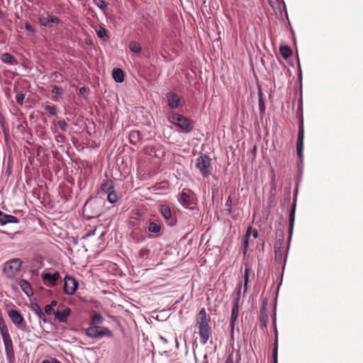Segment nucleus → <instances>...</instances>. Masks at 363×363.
Segmentation results:
<instances>
[{
  "label": "nucleus",
  "instance_id": "nucleus-1",
  "mask_svg": "<svg viewBox=\"0 0 363 363\" xmlns=\"http://www.w3.org/2000/svg\"><path fill=\"white\" fill-rule=\"evenodd\" d=\"M168 121L185 133H190L194 128V122L192 120L184 117L177 113H171L168 116Z\"/></svg>",
  "mask_w": 363,
  "mask_h": 363
},
{
  "label": "nucleus",
  "instance_id": "nucleus-2",
  "mask_svg": "<svg viewBox=\"0 0 363 363\" xmlns=\"http://www.w3.org/2000/svg\"><path fill=\"white\" fill-rule=\"evenodd\" d=\"M211 160L206 155H201L196 159V167L203 177H208L211 174Z\"/></svg>",
  "mask_w": 363,
  "mask_h": 363
},
{
  "label": "nucleus",
  "instance_id": "nucleus-3",
  "mask_svg": "<svg viewBox=\"0 0 363 363\" xmlns=\"http://www.w3.org/2000/svg\"><path fill=\"white\" fill-rule=\"evenodd\" d=\"M303 140H304V127H303V117L302 113L299 116L298 119V131L296 142V152L298 158L302 160L303 158Z\"/></svg>",
  "mask_w": 363,
  "mask_h": 363
},
{
  "label": "nucleus",
  "instance_id": "nucleus-4",
  "mask_svg": "<svg viewBox=\"0 0 363 363\" xmlns=\"http://www.w3.org/2000/svg\"><path fill=\"white\" fill-rule=\"evenodd\" d=\"M303 140H304V127H303V117L302 113L299 116L298 119V131L296 142V152L298 158L302 160L303 158Z\"/></svg>",
  "mask_w": 363,
  "mask_h": 363
},
{
  "label": "nucleus",
  "instance_id": "nucleus-5",
  "mask_svg": "<svg viewBox=\"0 0 363 363\" xmlns=\"http://www.w3.org/2000/svg\"><path fill=\"white\" fill-rule=\"evenodd\" d=\"M21 265L22 261L18 258H14L4 264L3 270L8 277L12 278L20 270Z\"/></svg>",
  "mask_w": 363,
  "mask_h": 363
},
{
  "label": "nucleus",
  "instance_id": "nucleus-6",
  "mask_svg": "<svg viewBox=\"0 0 363 363\" xmlns=\"http://www.w3.org/2000/svg\"><path fill=\"white\" fill-rule=\"evenodd\" d=\"M195 199L191 190L184 189L179 198V202L185 208H193L191 205L195 203Z\"/></svg>",
  "mask_w": 363,
  "mask_h": 363
},
{
  "label": "nucleus",
  "instance_id": "nucleus-7",
  "mask_svg": "<svg viewBox=\"0 0 363 363\" xmlns=\"http://www.w3.org/2000/svg\"><path fill=\"white\" fill-rule=\"evenodd\" d=\"M8 316L12 323L18 329L23 330L26 326V323L23 315L19 311L11 309L8 311Z\"/></svg>",
  "mask_w": 363,
  "mask_h": 363
},
{
  "label": "nucleus",
  "instance_id": "nucleus-8",
  "mask_svg": "<svg viewBox=\"0 0 363 363\" xmlns=\"http://www.w3.org/2000/svg\"><path fill=\"white\" fill-rule=\"evenodd\" d=\"M160 213L166 220L167 224L169 226H173L177 223L176 218L172 216V211L170 208L165 204H162L160 206L159 208Z\"/></svg>",
  "mask_w": 363,
  "mask_h": 363
},
{
  "label": "nucleus",
  "instance_id": "nucleus-9",
  "mask_svg": "<svg viewBox=\"0 0 363 363\" xmlns=\"http://www.w3.org/2000/svg\"><path fill=\"white\" fill-rule=\"evenodd\" d=\"M78 287L77 280L69 276H66L64 279V291L66 294H73Z\"/></svg>",
  "mask_w": 363,
  "mask_h": 363
},
{
  "label": "nucleus",
  "instance_id": "nucleus-10",
  "mask_svg": "<svg viewBox=\"0 0 363 363\" xmlns=\"http://www.w3.org/2000/svg\"><path fill=\"white\" fill-rule=\"evenodd\" d=\"M42 279L47 286H55L57 284V281L60 278V274L58 272L53 274L47 272L42 274Z\"/></svg>",
  "mask_w": 363,
  "mask_h": 363
},
{
  "label": "nucleus",
  "instance_id": "nucleus-11",
  "mask_svg": "<svg viewBox=\"0 0 363 363\" xmlns=\"http://www.w3.org/2000/svg\"><path fill=\"white\" fill-rule=\"evenodd\" d=\"M211 328L208 323L199 324V334L201 342L203 345L207 343L210 336Z\"/></svg>",
  "mask_w": 363,
  "mask_h": 363
},
{
  "label": "nucleus",
  "instance_id": "nucleus-12",
  "mask_svg": "<svg viewBox=\"0 0 363 363\" xmlns=\"http://www.w3.org/2000/svg\"><path fill=\"white\" fill-rule=\"evenodd\" d=\"M168 106L171 109H176L180 106L181 99L179 96L172 91H169L166 94Z\"/></svg>",
  "mask_w": 363,
  "mask_h": 363
},
{
  "label": "nucleus",
  "instance_id": "nucleus-13",
  "mask_svg": "<svg viewBox=\"0 0 363 363\" xmlns=\"http://www.w3.org/2000/svg\"><path fill=\"white\" fill-rule=\"evenodd\" d=\"M275 261L281 264L283 261L286 262L285 249L281 247V242L274 243Z\"/></svg>",
  "mask_w": 363,
  "mask_h": 363
},
{
  "label": "nucleus",
  "instance_id": "nucleus-14",
  "mask_svg": "<svg viewBox=\"0 0 363 363\" xmlns=\"http://www.w3.org/2000/svg\"><path fill=\"white\" fill-rule=\"evenodd\" d=\"M238 313H239V306H237V305L232 306L230 325V337L233 340L234 338L235 325V322L238 317Z\"/></svg>",
  "mask_w": 363,
  "mask_h": 363
},
{
  "label": "nucleus",
  "instance_id": "nucleus-15",
  "mask_svg": "<svg viewBox=\"0 0 363 363\" xmlns=\"http://www.w3.org/2000/svg\"><path fill=\"white\" fill-rule=\"evenodd\" d=\"M18 222L19 220L16 217L6 214L0 211V225H4L8 223H18Z\"/></svg>",
  "mask_w": 363,
  "mask_h": 363
},
{
  "label": "nucleus",
  "instance_id": "nucleus-16",
  "mask_svg": "<svg viewBox=\"0 0 363 363\" xmlns=\"http://www.w3.org/2000/svg\"><path fill=\"white\" fill-rule=\"evenodd\" d=\"M71 313V309L66 307L62 311H57L55 312V318L60 323H65L67 321V317Z\"/></svg>",
  "mask_w": 363,
  "mask_h": 363
},
{
  "label": "nucleus",
  "instance_id": "nucleus-17",
  "mask_svg": "<svg viewBox=\"0 0 363 363\" xmlns=\"http://www.w3.org/2000/svg\"><path fill=\"white\" fill-rule=\"evenodd\" d=\"M143 139V134L139 130H133L129 134V141L133 145L140 144Z\"/></svg>",
  "mask_w": 363,
  "mask_h": 363
},
{
  "label": "nucleus",
  "instance_id": "nucleus-18",
  "mask_svg": "<svg viewBox=\"0 0 363 363\" xmlns=\"http://www.w3.org/2000/svg\"><path fill=\"white\" fill-rule=\"evenodd\" d=\"M18 284L21 287V289H22V291L28 296H30L33 295V289H32V287H31V285L30 284L25 280V279H21L19 281H18Z\"/></svg>",
  "mask_w": 363,
  "mask_h": 363
},
{
  "label": "nucleus",
  "instance_id": "nucleus-19",
  "mask_svg": "<svg viewBox=\"0 0 363 363\" xmlns=\"http://www.w3.org/2000/svg\"><path fill=\"white\" fill-rule=\"evenodd\" d=\"M295 211H296V203L294 202L292 204V206H291V211H290V213H289V239L291 238L292 233H293V229H294V220H295Z\"/></svg>",
  "mask_w": 363,
  "mask_h": 363
},
{
  "label": "nucleus",
  "instance_id": "nucleus-20",
  "mask_svg": "<svg viewBox=\"0 0 363 363\" xmlns=\"http://www.w3.org/2000/svg\"><path fill=\"white\" fill-rule=\"evenodd\" d=\"M31 310L38 315L40 320L47 323L48 319L38 303L31 304Z\"/></svg>",
  "mask_w": 363,
  "mask_h": 363
},
{
  "label": "nucleus",
  "instance_id": "nucleus-21",
  "mask_svg": "<svg viewBox=\"0 0 363 363\" xmlns=\"http://www.w3.org/2000/svg\"><path fill=\"white\" fill-rule=\"evenodd\" d=\"M274 342L273 348V363H277L278 360V331L274 323Z\"/></svg>",
  "mask_w": 363,
  "mask_h": 363
},
{
  "label": "nucleus",
  "instance_id": "nucleus-22",
  "mask_svg": "<svg viewBox=\"0 0 363 363\" xmlns=\"http://www.w3.org/2000/svg\"><path fill=\"white\" fill-rule=\"evenodd\" d=\"M112 76L116 82L121 83L124 81V72L120 68H114L112 71Z\"/></svg>",
  "mask_w": 363,
  "mask_h": 363
},
{
  "label": "nucleus",
  "instance_id": "nucleus-23",
  "mask_svg": "<svg viewBox=\"0 0 363 363\" xmlns=\"http://www.w3.org/2000/svg\"><path fill=\"white\" fill-rule=\"evenodd\" d=\"M147 230L150 233L155 234L156 237H157L160 235L162 226L160 223L150 222L147 226Z\"/></svg>",
  "mask_w": 363,
  "mask_h": 363
},
{
  "label": "nucleus",
  "instance_id": "nucleus-24",
  "mask_svg": "<svg viewBox=\"0 0 363 363\" xmlns=\"http://www.w3.org/2000/svg\"><path fill=\"white\" fill-rule=\"evenodd\" d=\"M99 326H93L91 325L86 330V334L87 336L92 338H99Z\"/></svg>",
  "mask_w": 363,
  "mask_h": 363
},
{
  "label": "nucleus",
  "instance_id": "nucleus-25",
  "mask_svg": "<svg viewBox=\"0 0 363 363\" xmlns=\"http://www.w3.org/2000/svg\"><path fill=\"white\" fill-rule=\"evenodd\" d=\"M268 320H269L268 314L264 308V306H262V308L260 311V318H259V323H260L261 327L266 328L268 324Z\"/></svg>",
  "mask_w": 363,
  "mask_h": 363
},
{
  "label": "nucleus",
  "instance_id": "nucleus-26",
  "mask_svg": "<svg viewBox=\"0 0 363 363\" xmlns=\"http://www.w3.org/2000/svg\"><path fill=\"white\" fill-rule=\"evenodd\" d=\"M101 190L105 194H108L113 191V184L111 180L104 181L101 185Z\"/></svg>",
  "mask_w": 363,
  "mask_h": 363
},
{
  "label": "nucleus",
  "instance_id": "nucleus-27",
  "mask_svg": "<svg viewBox=\"0 0 363 363\" xmlns=\"http://www.w3.org/2000/svg\"><path fill=\"white\" fill-rule=\"evenodd\" d=\"M240 289L241 286H238L235 289V293L232 295V306H240Z\"/></svg>",
  "mask_w": 363,
  "mask_h": 363
},
{
  "label": "nucleus",
  "instance_id": "nucleus-28",
  "mask_svg": "<svg viewBox=\"0 0 363 363\" xmlns=\"http://www.w3.org/2000/svg\"><path fill=\"white\" fill-rule=\"evenodd\" d=\"M279 52L282 57L285 60L288 59L292 55L291 48L287 45H281Z\"/></svg>",
  "mask_w": 363,
  "mask_h": 363
},
{
  "label": "nucleus",
  "instance_id": "nucleus-29",
  "mask_svg": "<svg viewBox=\"0 0 363 363\" xmlns=\"http://www.w3.org/2000/svg\"><path fill=\"white\" fill-rule=\"evenodd\" d=\"M103 320L104 318L100 313H95L91 317V325L98 326V325L101 324L103 322Z\"/></svg>",
  "mask_w": 363,
  "mask_h": 363
},
{
  "label": "nucleus",
  "instance_id": "nucleus-30",
  "mask_svg": "<svg viewBox=\"0 0 363 363\" xmlns=\"http://www.w3.org/2000/svg\"><path fill=\"white\" fill-rule=\"evenodd\" d=\"M1 59L4 62L11 65H13L16 62L14 57L8 52L2 54Z\"/></svg>",
  "mask_w": 363,
  "mask_h": 363
},
{
  "label": "nucleus",
  "instance_id": "nucleus-31",
  "mask_svg": "<svg viewBox=\"0 0 363 363\" xmlns=\"http://www.w3.org/2000/svg\"><path fill=\"white\" fill-rule=\"evenodd\" d=\"M207 315H206V311L205 310L204 308H202L199 312V320L198 322L199 324H206V323H208V321L207 320V318H206Z\"/></svg>",
  "mask_w": 363,
  "mask_h": 363
},
{
  "label": "nucleus",
  "instance_id": "nucleus-32",
  "mask_svg": "<svg viewBox=\"0 0 363 363\" xmlns=\"http://www.w3.org/2000/svg\"><path fill=\"white\" fill-rule=\"evenodd\" d=\"M130 50L135 53H140L142 50V48L139 43L136 42H130L129 44Z\"/></svg>",
  "mask_w": 363,
  "mask_h": 363
},
{
  "label": "nucleus",
  "instance_id": "nucleus-33",
  "mask_svg": "<svg viewBox=\"0 0 363 363\" xmlns=\"http://www.w3.org/2000/svg\"><path fill=\"white\" fill-rule=\"evenodd\" d=\"M99 337H102L104 336L111 337L113 335L112 332L108 328H101L99 327Z\"/></svg>",
  "mask_w": 363,
  "mask_h": 363
},
{
  "label": "nucleus",
  "instance_id": "nucleus-34",
  "mask_svg": "<svg viewBox=\"0 0 363 363\" xmlns=\"http://www.w3.org/2000/svg\"><path fill=\"white\" fill-rule=\"evenodd\" d=\"M107 194V200L111 203H114L118 201V196L114 191H111Z\"/></svg>",
  "mask_w": 363,
  "mask_h": 363
},
{
  "label": "nucleus",
  "instance_id": "nucleus-35",
  "mask_svg": "<svg viewBox=\"0 0 363 363\" xmlns=\"http://www.w3.org/2000/svg\"><path fill=\"white\" fill-rule=\"evenodd\" d=\"M224 211L226 215H230L232 212V201L230 196H228L225 201V208Z\"/></svg>",
  "mask_w": 363,
  "mask_h": 363
},
{
  "label": "nucleus",
  "instance_id": "nucleus-36",
  "mask_svg": "<svg viewBox=\"0 0 363 363\" xmlns=\"http://www.w3.org/2000/svg\"><path fill=\"white\" fill-rule=\"evenodd\" d=\"M45 110L51 116L57 115V109L55 106L46 105L45 106Z\"/></svg>",
  "mask_w": 363,
  "mask_h": 363
},
{
  "label": "nucleus",
  "instance_id": "nucleus-37",
  "mask_svg": "<svg viewBox=\"0 0 363 363\" xmlns=\"http://www.w3.org/2000/svg\"><path fill=\"white\" fill-rule=\"evenodd\" d=\"M249 239L250 238H247V236H243L242 238V247L243 248V253L245 255L247 253L248 249Z\"/></svg>",
  "mask_w": 363,
  "mask_h": 363
},
{
  "label": "nucleus",
  "instance_id": "nucleus-38",
  "mask_svg": "<svg viewBox=\"0 0 363 363\" xmlns=\"http://www.w3.org/2000/svg\"><path fill=\"white\" fill-rule=\"evenodd\" d=\"M140 257L143 259H147L150 255V250L145 247L140 249L139 252Z\"/></svg>",
  "mask_w": 363,
  "mask_h": 363
},
{
  "label": "nucleus",
  "instance_id": "nucleus-39",
  "mask_svg": "<svg viewBox=\"0 0 363 363\" xmlns=\"http://www.w3.org/2000/svg\"><path fill=\"white\" fill-rule=\"evenodd\" d=\"M96 34L99 38H104L107 35V30L106 29L101 27L96 30Z\"/></svg>",
  "mask_w": 363,
  "mask_h": 363
},
{
  "label": "nucleus",
  "instance_id": "nucleus-40",
  "mask_svg": "<svg viewBox=\"0 0 363 363\" xmlns=\"http://www.w3.org/2000/svg\"><path fill=\"white\" fill-rule=\"evenodd\" d=\"M94 2L96 6L101 10L104 11L107 7L106 3L103 0H94Z\"/></svg>",
  "mask_w": 363,
  "mask_h": 363
},
{
  "label": "nucleus",
  "instance_id": "nucleus-41",
  "mask_svg": "<svg viewBox=\"0 0 363 363\" xmlns=\"http://www.w3.org/2000/svg\"><path fill=\"white\" fill-rule=\"evenodd\" d=\"M57 125L62 131L67 130L68 124L67 123V122L65 121L60 120V121H57Z\"/></svg>",
  "mask_w": 363,
  "mask_h": 363
},
{
  "label": "nucleus",
  "instance_id": "nucleus-42",
  "mask_svg": "<svg viewBox=\"0 0 363 363\" xmlns=\"http://www.w3.org/2000/svg\"><path fill=\"white\" fill-rule=\"evenodd\" d=\"M51 92L57 95H62L64 93L63 89L61 87L57 86H54L52 87Z\"/></svg>",
  "mask_w": 363,
  "mask_h": 363
},
{
  "label": "nucleus",
  "instance_id": "nucleus-43",
  "mask_svg": "<svg viewBox=\"0 0 363 363\" xmlns=\"http://www.w3.org/2000/svg\"><path fill=\"white\" fill-rule=\"evenodd\" d=\"M39 23L40 26L44 27H49L48 19L46 17L42 16L39 18Z\"/></svg>",
  "mask_w": 363,
  "mask_h": 363
},
{
  "label": "nucleus",
  "instance_id": "nucleus-44",
  "mask_svg": "<svg viewBox=\"0 0 363 363\" xmlns=\"http://www.w3.org/2000/svg\"><path fill=\"white\" fill-rule=\"evenodd\" d=\"M24 99H25V94H23V93H18L16 96V100L17 103L21 105L23 104Z\"/></svg>",
  "mask_w": 363,
  "mask_h": 363
},
{
  "label": "nucleus",
  "instance_id": "nucleus-45",
  "mask_svg": "<svg viewBox=\"0 0 363 363\" xmlns=\"http://www.w3.org/2000/svg\"><path fill=\"white\" fill-rule=\"evenodd\" d=\"M49 25L50 23L58 24L60 23L59 18L53 16H48V17Z\"/></svg>",
  "mask_w": 363,
  "mask_h": 363
},
{
  "label": "nucleus",
  "instance_id": "nucleus-46",
  "mask_svg": "<svg viewBox=\"0 0 363 363\" xmlns=\"http://www.w3.org/2000/svg\"><path fill=\"white\" fill-rule=\"evenodd\" d=\"M258 102H259L258 103L259 109L260 112L264 113L265 111V105H264V99H259Z\"/></svg>",
  "mask_w": 363,
  "mask_h": 363
},
{
  "label": "nucleus",
  "instance_id": "nucleus-47",
  "mask_svg": "<svg viewBox=\"0 0 363 363\" xmlns=\"http://www.w3.org/2000/svg\"><path fill=\"white\" fill-rule=\"evenodd\" d=\"M250 269L249 267H246L245 269V274H244V282H249Z\"/></svg>",
  "mask_w": 363,
  "mask_h": 363
},
{
  "label": "nucleus",
  "instance_id": "nucleus-48",
  "mask_svg": "<svg viewBox=\"0 0 363 363\" xmlns=\"http://www.w3.org/2000/svg\"><path fill=\"white\" fill-rule=\"evenodd\" d=\"M45 313L50 315V314H54L55 315V311L54 309L51 307V306H50L49 304L48 305H46L45 306Z\"/></svg>",
  "mask_w": 363,
  "mask_h": 363
},
{
  "label": "nucleus",
  "instance_id": "nucleus-49",
  "mask_svg": "<svg viewBox=\"0 0 363 363\" xmlns=\"http://www.w3.org/2000/svg\"><path fill=\"white\" fill-rule=\"evenodd\" d=\"M284 239V233L282 232H281L280 235L277 237L275 242H281V247H284L283 246Z\"/></svg>",
  "mask_w": 363,
  "mask_h": 363
},
{
  "label": "nucleus",
  "instance_id": "nucleus-50",
  "mask_svg": "<svg viewBox=\"0 0 363 363\" xmlns=\"http://www.w3.org/2000/svg\"><path fill=\"white\" fill-rule=\"evenodd\" d=\"M25 28L30 33H35V28L29 23H26Z\"/></svg>",
  "mask_w": 363,
  "mask_h": 363
},
{
  "label": "nucleus",
  "instance_id": "nucleus-51",
  "mask_svg": "<svg viewBox=\"0 0 363 363\" xmlns=\"http://www.w3.org/2000/svg\"><path fill=\"white\" fill-rule=\"evenodd\" d=\"M41 363H61V362L55 358H52L50 360H48V359L43 360Z\"/></svg>",
  "mask_w": 363,
  "mask_h": 363
},
{
  "label": "nucleus",
  "instance_id": "nucleus-52",
  "mask_svg": "<svg viewBox=\"0 0 363 363\" xmlns=\"http://www.w3.org/2000/svg\"><path fill=\"white\" fill-rule=\"evenodd\" d=\"M252 226H249L246 230V233L244 236H247V238H250L251 233H252Z\"/></svg>",
  "mask_w": 363,
  "mask_h": 363
},
{
  "label": "nucleus",
  "instance_id": "nucleus-53",
  "mask_svg": "<svg viewBox=\"0 0 363 363\" xmlns=\"http://www.w3.org/2000/svg\"><path fill=\"white\" fill-rule=\"evenodd\" d=\"M87 92H88V89L85 86L81 87L79 89V94L82 95H84Z\"/></svg>",
  "mask_w": 363,
  "mask_h": 363
},
{
  "label": "nucleus",
  "instance_id": "nucleus-54",
  "mask_svg": "<svg viewBox=\"0 0 363 363\" xmlns=\"http://www.w3.org/2000/svg\"><path fill=\"white\" fill-rule=\"evenodd\" d=\"M298 111H300V113H303L302 99L301 98L298 101Z\"/></svg>",
  "mask_w": 363,
  "mask_h": 363
},
{
  "label": "nucleus",
  "instance_id": "nucleus-55",
  "mask_svg": "<svg viewBox=\"0 0 363 363\" xmlns=\"http://www.w3.org/2000/svg\"><path fill=\"white\" fill-rule=\"evenodd\" d=\"M225 363H233V359L231 355L228 356L225 362Z\"/></svg>",
  "mask_w": 363,
  "mask_h": 363
},
{
  "label": "nucleus",
  "instance_id": "nucleus-56",
  "mask_svg": "<svg viewBox=\"0 0 363 363\" xmlns=\"http://www.w3.org/2000/svg\"><path fill=\"white\" fill-rule=\"evenodd\" d=\"M52 77H55V79H57L58 77H62V75L59 72H54L52 74Z\"/></svg>",
  "mask_w": 363,
  "mask_h": 363
},
{
  "label": "nucleus",
  "instance_id": "nucleus-57",
  "mask_svg": "<svg viewBox=\"0 0 363 363\" xmlns=\"http://www.w3.org/2000/svg\"><path fill=\"white\" fill-rule=\"evenodd\" d=\"M252 235L255 238H257L258 237V232L257 230H254L252 231Z\"/></svg>",
  "mask_w": 363,
  "mask_h": 363
},
{
  "label": "nucleus",
  "instance_id": "nucleus-58",
  "mask_svg": "<svg viewBox=\"0 0 363 363\" xmlns=\"http://www.w3.org/2000/svg\"><path fill=\"white\" fill-rule=\"evenodd\" d=\"M49 305L51 306V307L53 308V307L57 305V301L53 300Z\"/></svg>",
  "mask_w": 363,
  "mask_h": 363
},
{
  "label": "nucleus",
  "instance_id": "nucleus-59",
  "mask_svg": "<svg viewBox=\"0 0 363 363\" xmlns=\"http://www.w3.org/2000/svg\"><path fill=\"white\" fill-rule=\"evenodd\" d=\"M59 139H60V140H61V141H63L64 136H63V135H58L57 136V141H60V140H59Z\"/></svg>",
  "mask_w": 363,
  "mask_h": 363
},
{
  "label": "nucleus",
  "instance_id": "nucleus-60",
  "mask_svg": "<svg viewBox=\"0 0 363 363\" xmlns=\"http://www.w3.org/2000/svg\"><path fill=\"white\" fill-rule=\"evenodd\" d=\"M258 98L259 99H263L262 93V91H261L260 89H259V92H258Z\"/></svg>",
  "mask_w": 363,
  "mask_h": 363
},
{
  "label": "nucleus",
  "instance_id": "nucleus-61",
  "mask_svg": "<svg viewBox=\"0 0 363 363\" xmlns=\"http://www.w3.org/2000/svg\"><path fill=\"white\" fill-rule=\"evenodd\" d=\"M43 150V148L41 146H38L37 148V152L39 154L40 152Z\"/></svg>",
  "mask_w": 363,
  "mask_h": 363
},
{
  "label": "nucleus",
  "instance_id": "nucleus-62",
  "mask_svg": "<svg viewBox=\"0 0 363 363\" xmlns=\"http://www.w3.org/2000/svg\"><path fill=\"white\" fill-rule=\"evenodd\" d=\"M247 284L248 283H246V282H244V292H245L247 291Z\"/></svg>",
  "mask_w": 363,
  "mask_h": 363
},
{
  "label": "nucleus",
  "instance_id": "nucleus-63",
  "mask_svg": "<svg viewBox=\"0 0 363 363\" xmlns=\"http://www.w3.org/2000/svg\"><path fill=\"white\" fill-rule=\"evenodd\" d=\"M160 339L164 342V343H167L168 340L165 338V337H160Z\"/></svg>",
  "mask_w": 363,
  "mask_h": 363
},
{
  "label": "nucleus",
  "instance_id": "nucleus-64",
  "mask_svg": "<svg viewBox=\"0 0 363 363\" xmlns=\"http://www.w3.org/2000/svg\"><path fill=\"white\" fill-rule=\"evenodd\" d=\"M174 341H175V343H176V347H179V343H178L177 337L174 338Z\"/></svg>",
  "mask_w": 363,
  "mask_h": 363
}]
</instances>
